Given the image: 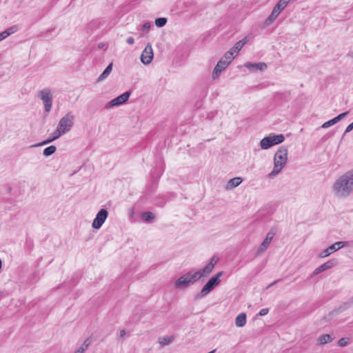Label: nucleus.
<instances>
[{
  "instance_id": "22",
  "label": "nucleus",
  "mask_w": 353,
  "mask_h": 353,
  "mask_svg": "<svg viewBox=\"0 0 353 353\" xmlns=\"http://www.w3.org/2000/svg\"><path fill=\"white\" fill-rule=\"evenodd\" d=\"M141 216L144 221L148 223H152L155 219V215L151 212H143Z\"/></svg>"
},
{
  "instance_id": "15",
  "label": "nucleus",
  "mask_w": 353,
  "mask_h": 353,
  "mask_svg": "<svg viewBox=\"0 0 353 353\" xmlns=\"http://www.w3.org/2000/svg\"><path fill=\"white\" fill-rule=\"evenodd\" d=\"M245 67L249 69L253 68L254 70H263L267 68V65L265 63L259 62L256 63H252L250 62H246L245 63Z\"/></svg>"
},
{
  "instance_id": "20",
  "label": "nucleus",
  "mask_w": 353,
  "mask_h": 353,
  "mask_svg": "<svg viewBox=\"0 0 353 353\" xmlns=\"http://www.w3.org/2000/svg\"><path fill=\"white\" fill-rule=\"evenodd\" d=\"M246 323V314L245 313L239 314L235 319V324L237 327H243Z\"/></svg>"
},
{
  "instance_id": "11",
  "label": "nucleus",
  "mask_w": 353,
  "mask_h": 353,
  "mask_svg": "<svg viewBox=\"0 0 353 353\" xmlns=\"http://www.w3.org/2000/svg\"><path fill=\"white\" fill-rule=\"evenodd\" d=\"M154 54L152 46L150 43H148L141 53V61L143 64L148 65L151 63Z\"/></svg>"
},
{
  "instance_id": "32",
  "label": "nucleus",
  "mask_w": 353,
  "mask_h": 353,
  "mask_svg": "<svg viewBox=\"0 0 353 353\" xmlns=\"http://www.w3.org/2000/svg\"><path fill=\"white\" fill-rule=\"evenodd\" d=\"M17 30H18V27L17 26H12L11 27H10L9 28H8L7 30H6L5 32H8L9 36H10V34L14 33Z\"/></svg>"
},
{
  "instance_id": "3",
  "label": "nucleus",
  "mask_w": 353,
  "mask_h": 353,
  "mask_svg": "<svg viewBox=\"0 0 353 353\" xmlns=\"http://www.w3.org/2000/svg\"><path fill=\"white\" fill-rule=\"evenodd\" d=\"M288 161V148L285 146H281L274 157V168L268 174L270 178L276 176L285 167Z\"/></svg>"
},
{
  "instance_id": "34",
  "label": "nucleus",
  "mask_w": 353,
  "mask_h": 353,
  "mask_svg": "<svg viewBox=\"0 0 353 353\" xmlns=\"http://www.w3.org/2000/svg\"><path fill=\"white\" fill-rule=\"evenodd\" d=\"M150 23L146 22V23H143V25L142 26L143 34L148 32V31L150 30Z\"/></svg>"
},
{
  "instance_id": "16",
  "label": "nucleus",
  "mask_w": 353,
  "mask_h": 353,
  "mask_svg": "<svg viewBox=\"0 0 353 353\" xmlns=\"http://www.w3.org/2000/svg\"><path fill=\"white\" fill-rule=\"evenodd\" d=\"M274 145L271 135L264 137L260 141V146L263 150H267Z\"/></svg>"
},
{
  "instance_id": "28",
  "label": "nucleus",
  "mask_w": 353,
  "mask_h": 353,
  "mask_svg": "<svg viewBox=\"0 0 353 353\" xmlns=\"http://www.w3.org/2000/svg\"><path fill=\"white\" fill-rule=\"evenodd\" d=\"M167 21H168V20L166 18L159 17V18L156 19L155 25L159 28H161V27H163L166 24Z\"/></svg>"
},
{
  "instance_id": "36",
  "label": "nucleus",
  "mask_w": 353,
  "mask_h": 353,
  "mask_svg": "<svg viewBox=\"0 0 353 353\" xmlns=\"http://www.w3.org/2000/svg\"><path fill=\"white\" fill-rule=\"evenodd\" d=\"M9 36L8 32H5V30L0 33V41L7 38Z\"/></svg>"
},
{
  "instance_id": "45",
  "label": "nucleus",
  "mask_w": 353,
  "mask_h": 353,
  "mask_svg": "<svg viewBox=\"0 0 353 353\" xmlns=\"http://www.w3.org/2000/svg\"><path fill=\"white\" fill-rule=\"evenodd\" d=\"M103 46H104V45L103 43H99L98 47H99V48H103Z\"/></svg>"
},
{
  "instance_id": "5",
  "label": "nucleus",
  "mask_w": 353,
  "mask_h": 353,
  "mask_svg": "<svg viewBox=\"0 0 353 353\" xmlns=\"http://www.w3.org/2000/svg\"><path fill=\"white\" fill-rule=\"evenodd\" d=\"M38 97L42 100L44 110L49 112L52 108L53 97L49 88H44L38 92Z\"/></svg>"
},
{
  "instance_id": "44",
  "label": "nucleus",
  "mask_w": 353,
  "mask_h": 353,
  "mask_svg": "<svg viewBox=\"0 0 353 353\" xmlns=\"http://www.w3.org/2000/svg\"><path fill=\"white\" fill-rule=\"evenodd\" d=\"M277 281H274V282L271 283H270V284L267 287V288H270V287H272V286H273L276 283H277Z\"/></svg>"
},
{
  "instance_id": "26",
  "label": "nucleus",
  "mask_w": 353,
  "mask_h": 353,
  "mask_svg": "<svg viewBox=\"0 0 353 353\" xmlns=\"http://www.w3.org/2000/svg\"><path fill=\"white\" fill-rule=\"evenodd\" d=\"M174 340V336L170 337H161L159 339V342L161 346L170 344Z\"/></svg>"
},
{
  "instance_id": "18",
  "label": "nucleus",
  "mask_w": 353,
  "mask_h": 353,
  "mask_svg": "<svg viewBox=\"0 0 353 353\" xmlns=\"http://www.w3.org/2000/svg\"><path fill=\"white\" fill-rule=\"evenodd\" d=\"M290 1L291 0H279L273 9L280 14L281 12L285 8Z\"/></svg>"
},
{
  "instance_id": "46",
  "label": "nucleus",
  "mask_w": 353,
  "mask_h": 353,
  "mask_svg": "<svg viewBox=\"0 0 353 353\" xmlns=\"http://www.w3.org/2000/svg\"><path fill=\"white\" fill-rule=\"evenodd\" d=\"M348 55L353 58V51L352 52H350Z\"/></svg>"
},
{
  "instance_id": "40",
  "label": "nucleus",
  "mask_w": 353,
  "mask_h": 353,
  "mask_svg": "<svg viewBox=\"0 0 353 353\" xmlns=\"http://www.w3.org/2000/svg\"><path fill=\"white\" fill-rule=\"evenodd\" d=\"M86 350L82 346L79 347L74 353H84Z\"/></svg>"
},
{
  "instance_id": "48",
  "label": "nucleus",
  "mask_w": 353,
  "mask_h": 353,
  "mask_svg": "<svg viewBox=\"0 0 353 353\" xmlns=\"http://www.w3.org/2000/svg\"><path fill=\"white\" fill-rule=\"evenodd\" d=\"M350 301H351V303H353V296L352 297Z\"/></svg>"
},
{
  "instance_id": "23",
  "label": "nucleus",
  "mask_w": 353,
  "mask_h": 353,
  "mask_svg": "<svg viewBox=\"0 0 353 353\" xmlns=\"http://www.w3.org/2000/svg\"><path fill=\"white\" fill-rule=\"evenodd\" d=\"M279 14V13H278L277 11H276L273 9L270 15L265 19V26L270 25L273 21H274V20L277 18Z\"/></svg>"
},
{
  "instance_id": "39",
  "label": "nucleus",
  "mask_w": 353,
  "mask_h": 353,
  "mask_svg": "<svg viewBox=\"0 0 353 353\" xmlns=\"http://www.w3.org/2000/svg\"><path fill=\"white\" fill-rule=\"evenodd\" d=\"M86 350L82 346L79 347L74 353H84Z\"/></svg>"
},
{
  "instance_id": "41",
  "label": "nucleus",
  "mask_w": 353,
  "mask_h": 353,
  "mask_svg": "<svg viewBox=\"0 0 353 353\" xmlns=\"http://www.w3.org/2000/svg\"><path fill=\"white\" fill-rule=\"evenodd\" d=\"M126 41L129 45H132L134 43V39L133 37H130L127 39Z\"/></svg>"
},
{
  "instance_id": "33",
  "label": "nucleus",
  "mask_w": 353,
  "mask_h": 353,
  "mask_svg": "<svg viewBox=\"0 0 353 353\" xmlns=\"http://www.w3.org/2000/svg\"><path fill=\"white\" fill-rule=\"evenodd\" d=\"M347 114H348V112L341 113V114H339L337 117H334V119H335L336 122L337 123L339 121H341V119H343V118H345Z\"/></svg>"
},
{
  "instance_id": "19",
  "label": "nucleus",
  "mask_w": 353,
  "mask_h": 353,
  "mask_svg": "<svg viewBox=\"0 0 353 353\" xmlns=\"http://www.w3.org/2000/svg\"><path fill=\"white\" fill-rule=\"evenodd\" d=\"M112 70V63H110L106 67V68L103 70V72L101 74V75L99 77L97 81H102L104 79H105L110 74Z\"/></svg>"
},
{
  "instance_id": "4",
  "label": "nucleus",
  "mask_w": 353,
  "mask_h": 353,
  "mask_svg": "<svg viewBox=\"0 0 353 353\" xmlns=\"http://www.w3.org/2000/svg\"><path fill=\"white\" fill-rule=\"evenodd\" d=\"M223 274V272H219L216 275L212 276L204 285L199 293L195 295V299H201L212 292L221 282L219 278Z\"/></svg>"
},
{
  "instance_id": "10",
  "label": "nucleus",
  "mask_w": 353,
  "mask_h": 353,
  "mask_svg": "<svg viewBox=\"0 0 353 353\" xmlns=\"http://www.w3.org/2000/svg\"><path fill=\"white\" fill-rule=\"evenodd\" d=\"M347 242L345 241H338L334 243V244L330 245L327 248L324 250L322 252L319 254V257L325 258L330 256L332 253L339 250L341 248L344 247L346 245Z\"/></svg>"
},
{
  "instance_id": "7",
  "label": "nucleus",
  "mask_w": 353,
  "mask_h": 353,
  "mask_svg": "<svg viewBox=\"0 0 353 353\" xmlns=\"http://www.w3.org/2000/svg\"><path fill=\"white\" fill-rule=\"evenodd\" d=\"M130 94H131V91H130V90L124 92L123 94L119 95V97L114 98V99H112L110 102H108L105 105V108L110 109L114 106H118V105L125 103L128 100Z\"/></svg>"
},
{
  "instance_id": "42",
  "label": "nucleus",
  "mask_w": 353,
  "mask_h": 353,
  "mask_svg": "<svg viewBox=\"0 0 353 353\" xmlns=\"http://www.w3.org/2000/svg\"><path fill=\"white\" fill-rule=\"evenodd\" d=\"M125 334H126L125 333V330H121L120 331V334H119V339H123V337L125 336Z\"/></svg>"
},
{
  "instance_id": "9",
  "label": "nucleus",
  "mask_w": 353,
  "mask_h": 353,
  "mask_svg": "<svg viewBox=\"0 0 353 353\" xmlns=\"http://www.w3.org/2000/svg\"><path fill=\"white\" fill-rule=\"evenodd\" d=\"M276 231L277 230L276 228H272L270 230V231L266 234L265 239L263 240V241L261 243V244L258 248V254L263 252L269 247L272 240L276 234Z\"/></svg>"
},
{
  "instance_id": "14",
  "label": "nucleus",
  "mask_w": 353,
  "mask_h": 353,
  "mask_svg": "<svg viewBox=\"0 0 353 353\" xmlns=\"http://www.w3.org/2000/svg\"><path fill=\"white\" fill-rule=\"evenodd\" d=\"M64 133L63 132H61V130H59L58 128H57V130L53 132L52 134V137L51 138H49L48 139L40 143H38V144H36L34 145V147H37V146H40V145H45V144H48L57 139H59L62 134H63Z\"/></svg>"
},
{
  "instance_id": "35",
  "label": "nucleus",
  "mask_w": 353,
  "mask_h": 353,
  "mask_svg": "<svg viewBox=\"0 0 353 353\" xmlns=\"http://www.w3.org/2000/svg\"><path fill=\"white\" fill-rule=\"evenodd\" d=\"M90 343H91V341H90V338H87L83 343L81 345V346L83 347H84L85 350H87L89 347V345H90Z\"/></svg>"
},
{
  "instance_id": "6",
  "label": "nucleus",
  "mask_w": 353,
  "mask_h": 353,
  "mask_svg": "<svg viewBox=\"0 0 353 353\" xmlns=\"http://www.w3.org/2000/svg\"><path fill=\"white\" fill-rule=\"evenodd\" d=\"M74 116L70 112L66 114L62 117L58 124L57 128L64 134L68 132L74 125Z\"/></svg>"
},
{
  "instance_id": "24",
  "label": "nucleus",
  "mask_w": 353,
  "mask_h": 353,
  "mask_svg": "<svg viewBox=\"0 0 353 353\" xmlns=\"http://www.w3.org/2000/svg\"><path fill=\"white\" fill-rule=\"evenodd\" d=\"M271 138H272V142L274 143V145L281 143L285 140V137L282 134H276V135L274 134L272 136L271 135Z\"/></svg>"
},
{
  "instance_id": "21",
  "label": "nucleus",
  "mask_w": 353,
  "mask_h": 353,
  "mask_svg": "<svg viewBox=\"0 0 353 353\" xmlns=\"http://www.w3.org/2000/svg\"><path fill=\"white\" fill-rule=\"evenodd\" d=\"M334 340V337L330 334H323L318 339V343L320 345H325L332 342Z\"/></svg>"
},
{
  "instance_id": "31",
  "label": "nucleus",
  "mask_w": 353,
  "mask_h": 353,
  "mask_svg": "<svg viewBox=\"0 0 353 353\" xmlns=\"http://www.w3.org/2000/svg\"><path fill=\"white\" fill-rule=\"evenodd\" d=\"M336 123L334 118H333L332 119L327 121V122H325L323 125H322V128H328L334 124Z\"/></svg>"
},
{
  "instance_id": "47",
  "label": "nucleus",
  "mask_w": 353,
  "mask_h": 353,
  "mask_svg": "<svg viewBox=\"0 0 353 353\" xmlns=\"http://www.w3.org/2000/svg\"><path fill=\"white\" fill-rule=\"evenodd\" d=\"M210 261H212V263H214V262L216 261H214V257H213V258L210 260Z\"/></svg>"
},
{
  "instance_id": "25",
  "label": "nucleus",
  "mask_w": 353,
  "mask_h": 353,
  "mask_svg": "<svg viewBox=\"0 0 353 353\" xmlns=\"http://www.w3.org/2000/svg\"><path fill=\"white\" fill-rule=\"evenodd\" d=\"M57 150V148L54 145H50L49 147L46 148L43 150V154L46 157H49L53 154Z\"/></svg>"
},
{
  "instance_id": "1",
  "label": "nucleus",
  "mask_w": 353,
  "mask_h": 353,
  "mask_svg": "<svg viewBox=\"0 0 353 353\" xmlns=\"http://www.w3.org/2000/svg\"><path fill=\"white\" fill-rule=\"evenodd\" d=\"M332 191L336 197L346 199L353 192V170L340 176L332 185Z\"/></svg>"
},
{
  "instance_id": "37",
  "label": "nucleus",
  "mask_w": 353,
  "mask_h": 353,
  "mask_svg": "<svg viewBox=\"0 0 353 353\" xmlns=\"http://www.w3.org/2000/svg\"><path fill=\"white\" fill-rule=\"evenodd\" d=\"M269 312V309L268 308H263L261 309L259 312V315L260 316H265Z\"/></svg>"
},
{
  "instance_id": "38",
  "label": "nucleus",
  "mask_w": 353,
  "mask_h": 353,
  "mask_svg": "<svg viewBox=\"0 0 353 353\" xmlns=\"http://www.w3.org/2000/svg\"><path fill=\"white\" fill-rule=\"evenodd\" d=\"M353 130V122L352 123H350L345 129V132H344V134H345L346 133H348L350 132V131H352Z\"/></svg>"
},
{
  "instance_id": "17",
  "label": "nucleus",
  "mask_w": 353,
  "mask_h": 353,
  "mask_svg": "<svg viewBox=\"0 0 353 353\" xmlns=\"http://www.w3.org/2000/svg\"><path fill=\"white\" fill-rule=\"evenodd\" d=\"M243 181V179L241 177H234L230 180L227 183L226 189L230 190L239 185Z\"/></svg>"
},
{
  "instance_id": "8",
  "label": "nucleus",
  "mask_w": 353,
  "mask_h": 353,
  "mask_svg": "<svg viewBox=\"0 0 353 353\" xmlns=\"http://www.w3.org/2000/svg\"><path fill=\"white\" fill-rule=\"evenodd\" d=\"M108 215V212L106 209H101L97 214L94 219L93 220L92 227L94 229H99L106 220Z\"/></svg>"
},
{
  "instance_id": "2",
  "label": "nucleus",
  "mask_w": 353,
  "mask_h": 353,
  "mask_svg": "<svg viewBox=\"0 0 353 353\" xmlns=\"http://www.w3.org/2000/svg\"><path fill=\"white\" fill-rule=\"evenodd\" d=\"M216 261H210L203 269L196 271L194 273L188 272L176 280L174 285L176 288L182 289L188 287L190 284L194 283L201 277L208 276L213 270Z\"/></svg>"
},
{
  "instance_id": "29",
  "label": "nucleus",
  "mask_w": 353,
  "mask_h": 353,
  "mask_svg": "<svg viewBox=\"0 0 353 353\" xmlns=\"http://www.w3.org/2000/svg\"><path fill=\"white\" fill-rule=\"evenodd\" d=\"M243 48L241 42H237L235 45L230 50L232 52L237 54Z\"/></svg>"
},
{
  "instance_id": "43",
  "label": "nucleus",
  "mask_w": 353,
  "mask_h": 353,
  "mask_svg": "<svg viewBox=\"0 0 353 353\" xmlns=\"http://www.w3.org/2000/svg\"><path fill=\"white\" fill-rule=\"evenodd\" d=\"M247 41H248V39H247V37H245L243 39L240 40L239 42H241L242 46L243 47V46L247 43Z\"/></svg>"
},
{
  "instance_id": "30",
  "label": "nucleus",
  "mask_w": 353,
  "mask_h": 353,
  "mask_svg": "<svg viewBox=\"0 0 353 353\" xmlns=\"http://www.w3.org/2000/svg\"><path fill=\"white\" fill-rule=\"evenodd\" d=\"M349 341H350V338L343 337V338H341L338 341V345L341 347H345L349 343Z\"/></svg>"
},
{
  "instance_id": "27",
  "label": "nucleus",
  "mask_w": 353,
  "mask_h": 353,
  "mask_svg": "<svg viewBox=\"0 0 353 353\" xmlns=\"http://www.w3.org/2000/svg\"><path fill=\"white\" fill-rule=\"evenodd\" d=\"M234 52H232V51H228L225 53V54L223 55V57H221V59H225V61H228V64L230 65V63L232 62V61L234 59Z\"/></svg>"
},
{
  "instance_id": "13",
  "label": "nucleus",
  "mask_w": 353,
  "mask_h": 353,
  "mask_svg": "<svg viewBox=\"0 0 353 353\" xmlns=\"http://www.w3.org/2000/svg\"><path fill=\"white\" fill-rule=\"evenodd\" d=\"M336 264V260H330L323 264L319 266L317 268L314 270V271L312 273V275H317L328 269H330Z\"/></svg>"
},
{
  "instance_id": "12",
  "label": "nucleus",
  "mask_w": 353,
  "mask_h": 353,
  "mask_svg": "<svg viewBox=\"0 0 353 353\" xmlns=\"http://www.w3.org/2000/svg\"><path fill=\"white\" fill-rule=\"evenodd\" d=\"M229 65L228 62L225 61L224 59H221L216 66L214 68L212 72V78L216 79L218 78L221 74V72L224 70Z\"/></svg>"
}]
</instances>
